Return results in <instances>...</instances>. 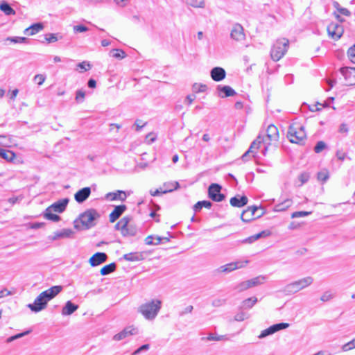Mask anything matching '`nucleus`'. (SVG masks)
<instances>
[{
    "instance_id": "f257e3e1",
    "label": "nucleus",
    "mask_w": 355,
    "mask_h": 355,
    "mask_svg": "<svg viewBox=\"0 0 355 355\" xmlns=\"http://www.w3.org/2000/svg\"><path fill=\"white\" fill-rule=\"evenodd\" d=\"M61 286H54L42 292L34 300L33 303L28 304L27 306L35 313H38L44 309L48 302L55 297L61 291Z\"/></svg>"
},
{
    "instance_id": "f03ea898",
    "label": "nucleus",
    "mask_w": 355,
    "mask_h": 355,
    "mask_svg": "<svg viewBox=\"0 0 355 355\" xmlns=\"http://www.w3.org/2000/svg\"><path fill=\"white\" fill-rule=\"evenodd\" d=\"M162 307V301L153 299L142 304L139 307V312L148 320H153Z\"/></svg>"
},
{
    "instance_id": "7ed1b4c3",
    "label": "nucleus",
    "mask_w": 355,
    "mask_h": 355,
    "mask_svg": "<svg viewBox=\"0 0 355 355\" xmlns=\"http://www.w3.org/2000/svg\"><path fill=\"white\" fill-rule=\"evenodd\" d=\"M313 282V279L311 277H306L293 282L286 285L280 292H282L285 295H292L297 293L298 291L308 287L311 285Z\"/></svg>"
},
{
    "instance_id": "20e7f679",
    "label": "nucleus",
    "mask_w": 355,
    "mask_h": 355,
    "mask_svg": "<svg viewBox=\"0 0 355 355\" xmlns=\"http://www.w3.org/2000/svg\"><path fill=\"white\" fill-rule=\"evenodd\" d=\"M287 137L291 143L300 144L306 138V132L303 125L298 123L290 125Z\"/></svg>"
},
{
    "instance_id": "39448f33",
    "label": "nucleus",
    "mask_w": 355,
    "mask_h": 355,
    "mask_svg": "<svg viewBox=\"0 0 355 355\" xmlns=\"http://www.w3.org/2000/svg\"><path fill=\"white\" fill-rule=\"evenodd\" d=\"M288 43V40L286 38L279 40L276 42L270 51L271 58L274 61L279 60L284 55L287 51Z\"/></svg>"
},
{
    "instance_id": "423d86ee",
    "label": "nucleus",
    "mask_w": 355,
    "mask_h": 355,
    "mask_svg": "<svg viewBox=\"0 0 355 355\" xmlns=\"http://www.w3.org/2000/svg\"><path fill=\"white\" fill-rule=\"evenodd\" d=\"M100 217L95 209H89L81 214L79 219L85 229H89L95 225L94 220Z\"/></svg>"
},
{
    "instance_id": "0eeeda50",
    "label": "nucleus",
    "mask_w": 355,
    "mask_h": 355,
    "mask_svg": "<svg viewBox=\"0 0 355 355\" xmlns=\"http://www.w3.org/2000/svg\"><path fill=\"white\" fill-rule=\"evenodd\" d=\"M249 263V260H239L221 266L216 269V273H229L236 269L244 268Z\"/></svg>"
},
{
    "instance_id": "6e6552de",
    "label": "nucleus",
    "mask_w": 355,
    "mask_h": 355,
    "mask_svg": "<svg viewBox=\"0 0 355 355\" xmlns=\"http://www.w3.org/2000/svg\"><path fill=\"white\" fill-rule=\"evenodd\" d=\"M220 190L221 187L219 184L215 183L211 184L208 189L209 197L215 202L223 201L225 196L224 194L220 193Z\"/></svg>"
},
{
    "instance_id": "1a4fd4ad",
    "label": "nucleus",
    "mask_w": 355,
    "mask_h": 355,
    "mask_svg": "<svg viewBox=\"0 0 355 355\" xmlns=\"http://www.w3.org/2000/svg\"><path fill=\"white\" fill-rule=\"evenodd\" d=\"M263 142V138L259 135L254 141H252L248 150L242 155L241 158L244 162L249 159V154L252 153V157H254L257 153V150L259 148L261 144Z\"/></svg>"
},
{
    "instance_id": "9d476101",
    "label": "nucleus",
    "mask_w": 355,
    "mask_h": 355,
    "mask_svg": "<svg viewBox=\"0 0 355 355\" xmlns=\"http://www.w3.org/2000/svg\"><path fill=\"white\" fill-rule=\"evenodd\" d=\"M288 327H289V324L286 323V322H280V323L275 324L273 325H271L268 328L263 330L261 332L260 335L259 336V338H265V337H266L269 335H272L280 330L285 329L288 328Z\"/></svg>"
},
{
    "instance_id": "9b49d317",
    "label": "nucleus",
    "mask_w": 355,
    "mask_h": 355,
    "mask_svg": "<svg viewBox=\"0 0 355 355\" xmlns=\"http://www.w3.org/2000/svg\"><path fill=\"white\" fill-rule=\"evenodd\" d=\"M340 71L344 76L347 85H355V67H342Z\"/></svg>"
},
{
    "instance_id": "f8f14e48",
    "label": "nucleus",
    "mask_w": 355,
    "mask_h": 355,
    "mask_svg": "<svg viewBox=\"0 0 355 355\" xmlns=\"http://www.w3.org/2000/svg\"><path fill=\"white\" fill-rule=\"evenodd\" d=\"M69 202L68 198L60 199L48 207V211H54L58 213H62L66 209L67 205Z\"/></svg>"
},
{
    "instance_id": "ddd939ff",
    "label": "nucleus",
    "mask_w": 355,
    "mask_h": 355,
    "mask_svg": "<svg viewBox=\"0 0 355 355\" xmlns=\"http://www.w3.org/2000/svg\"><path fill=\"white\" fill-rule=\"evenodd\" d=\"M259 207L258 206H250L244 210L241 215V220L245 223H249L255 219V212Z\"/></svg>"
},
{
    "instance_id": "4468645a",
    "label": "nucleus",
    "mask_w": 355,
    "mask_h": 355,
    "mask_svg": "<svg viewBox=\"0 0 355 355\" xmlns=\"http://www.w3.org/2000/svg\"><path fill=\"white\" fill-rule=\"evenodd\" d=\"M327 32L334 40H338L343 35V28L338 24L331 23L327 27Z\"/></svg>"
},
{
    "instance_id": "2eb2a0df",
    "label": "nucleus",
    "mask_w": 355,
    "mask_h": 355,
    "mask_svg": "<svg viewBox=\"0 0 355 355\" xmlns=\"http://www.w3.org/2000/svg\"><path fill=\"white\" fill-rule=\"evenodd\" d=\"M107 259V255L105 252H98L90 257L89 263L91 266L96 267L105 262Z\"/></svg>"
},
{
    "instance_id": "dca6fc26",
    "label": "nucleus",
    "mask_w": 355,
    "mask_h": 355,
    "mask_svg": "<svg viewBox=\"0 0 355 355\" xmlns=\"http://www.w3.org/2000/svg\"><path fill=\"white\" fill-rule=\"evenodd\" d=\"M230 36L231 38L236 41L241 42L244 40L245 36L243 26L239 24H235L232 28Z\"/></svg>"
},
{
    "instance_id": "f3484780",
    "label": "nucleus",
    "mask_w": 355,
    "mask_h": 355,
    "mask_svg": "<svg viewBox=\"0 0 355 355\" xmlns=\"http://www.w3.org/2000/svg\"><path fill=\"white\" fill-rule=\"evenodd\" d=\"M91 188L84 187L78 190L74 195L75 200L78 203H83L85 202L90 196Z\"/></svg>"
},
{
    "instance_id": "a211bd4d",
    "label": "nucleus",
    "mask_w": 355,
    "mask_h": 355,
    "mask_svg": "<svg viewBox=\"0 0 355 355\" xmlns=\"http://www.w3.org/2000/svg\"><path fill=\"white\" fill-rule=\"evenodd\" d=\"M137 334V329L132 327L125 328L121 332L115 334L113 339L116 341H119L125 338L127 336L130 335H135Z\"/></svg>"
},
{
    "instance_id": "6ab92c4d",
    "label": "nucleus",
    "mask_w": 355,
    "mask_h": 355,
    "mask_svg": "<svg viewBox=\"0 0 355 355\" xmlns=\"http://www.w3.org/2000/svg\"><path fill=\"white\" fill-rule=\"evenodd\" d=\"M210 75L214 81L219 82L225 78L226 72L223 68L216 67L211 70Z\"/></svg>"
},
{
    "instance_id": "aec40b11",
    "label": "nucleus",
    "mask_w": 355,
    "mask_h": 355,
    "mask_svg": "<svg viewBox=\"0 0 355 355\" xmlns=\"http://www.w3.org/2000/svg\"><path fill=\"white\" fill-rule=\"evenodd\" d=\"M105 199L110 201H114L116 200H119L121 201H125L127 196L125 192L121 190H117L115 192H110L107 193L105 196Z\"/></svg>"
},
{
    "instance_id": "412c9836",
    "label": "nucleus",
    "mask_w": 355,
    "mask_h": 355,
    "mask_svg": "<svg viewBox=\"0 0 355 355\" xmlns=\"http://www.w3.org/2000/svg\"><path fill=\"white\" fill-rule=\"evenodd\" d=\"M126 209L127 207L125 205L116 206L110 214V222H115L123 214Z\"/></svg>"
},
{
    "instance_id": "4be33fe9",
    "label": "nucleus",
    "mask_w": 355,
    "mask_h": 355,
    "mask_svg": "<svg viewBox=\"0 0 355 355\" xmlns=\"http://www.w3.org/2000/svg\"><path fill=\"white\" fill-rule=\"evenodd\" d=\"M218 91V96L221 98H226L233 96L236 94V92L230 86L227 85H218L217 87Z\"/></svg>"
},
{
    "instance_id": "5701e85b",
    "label": "nucleus",
    "mask_w": 355,
    "mask_h": 355,
    "mask_svg": "<svg viewBox=\"0 0 355 355\" xmlns=\"http://www.w3.org/2000/svg\"><path fill=\"white\" fill-rule=\"evenodd\" d=\"M248 199L245 196H236L231 198L230 202L232 207H243L248 204Z\"/></svg>"
},
{
    "instance_id": "b1692460",
    "label": "nucleus",
    "mask_w": 355,
    "mask_h": 355,
    "mask_svg": "<svg viewBox=\"0 0 355 355\" xmlns=\"http://www.w3.org/2000/svg\"><path fill=\"white\" fill-rule=\"evenodd\" d=\"M266 133L267 137L270 141H276L279 139V132L277 128L275 125L272 124L269 125L267 128Z\"/></svg>"
},
{
    "instance_id": "393cba45",
    "label": "nucleus",
    "mask_w": 355,
    "mask_h": 355,
    "mask_svg": "<svg viewBox=\"0 0 355 355\" xmlns=\"http://www.w3.org/2000/svg\"><path fill=\"white\" fill-rule=\"evenodd\" d=\"M44 28L42 23H35L26 28L24 30V34L27 35H34L41 31Z\"/></svg>"
},
{
    "instance_id": "a878e982",
    "label": "nucleus",
    "mask_w": 355,
    "mask_h": 355,
    "mask_svg": "<svg viewBox=\"0 0 355 355\" xmlns=\"http://www.w3.org/2000/svg\"><path fill=\"white\" fill-rule=\"evenodd\" d=\"M270 234V232L268 231H262L258 234L250 236L245 239L241 241L242 243H252L260 238L267 236Z\"/></svg>"
},
{
    "instance_id": "bb28decb",
    "label": "nucleus",
    "mask_w": 355,
    "mask_h": 355,
    "mask_svg": "<svg viewBox=\"0 0 355 355\" xmlns=\"http://www.w3.org/2000/svg\"><path fill=\"white\" fill-rule=\"evenodd\" d=\"M78 309V306L72 303L71 301H67L62 309V314L63 315H71Z\"/></svg>"
},
{
    "instance_id": "cd10ccee",
    "label": "nucleus",
    "mask_w": 355,
    "mask_h": 355,
    "mask_svg": "<svg viewBox=\"0 0 355 355\" xmlns=\"http://www.w3.org/2000/svg\"><path fill=\"white\" fill-rule=\"evenodd\" d=\"M123 259L128 261H139L144 259V256L141 252H130L125 254Z\"/></svg>"
},
{
    "instance_id": "c85d7f7f",
    "label": "nucleus",
    "mask_w": 355,
    "mask_h": 355,
    "mask_svg": "<svg viewBox=\"0 0 355 355\" xmlns=\"http://www.w3.org/2000/svg\"><path fill=\"white\" fill-rule=\"evenodd\" d=\"M0 10L7 16L15 15V10L6 1H2L0 4Z\"/></svg>"
},
{
    "instance_id": "c756f323",
    "label": "nucleus",
    "mask_w": 355,
    "mask_h": 355,
    "mask_svg": "<svg viewBox=\"0 0 355 355\" xmlns=\"http://www.w3.org/2000/svg\"><path fill=\"white\" fill-rule=\"evenodd\" d=\"M0 157L8 162H12L16 157V155L11 150L0 148Z\"/></svg>"
},
{
    "instance_id": "7c9ffc66",
    "label": "nucleus",
    "mask_w": 355,
    "mask_h": 355,
    "mask_svg": "<svg viewBox=\"0 0 355 355\" xmlns=\"http://www.w3.org/2000/svg\"><path fill=\"white\" fill-rule=\"evenodd\" d=\"M212 206V203L209 201V200H202V201H198V202H196L193 209L194 210V211L196 212H198V211H200L202 207H205L207 209H210Z\"/></svg>"
},
{
    "instance_id": "2f4dec72",
    "label": "nucleus",
    "mask_w": 355,
    "mask_h": 355,
    "mask_svg": "<svg viewBox=\"0 0 355 355\" xmlns=\"http://www.w3.org/2000/svg\"><path fill=\"white\" fill-rule=\"evenodd\" d=\"M292 205V200L291 199H286L282 202L279 203L275 206V211H283L286 210Z\"/></svg>"
},
{
    "instance_id": "473e14b6",
    "label": "nucleus",
    "mask_w": 355,
    "mask_h": 355,
    "mask_svg": "<svg viewBox=\"0 0 355 355\" xmlns=\"http://www.w3.org/2000/svg\"><path fill=\"white\" fill-rule=\"evenodd\" d=\"M116 268V265L115 263H111L110 264H107L105 266H103L101 269V275H103V276H105V275H107L112 272H113L114 271H115Z\"/></svg>"
},
{
    "instance_id": "72a5a7b5",
    "label": "nucleus",
    "mask_w": 355,
    "mask_h": 355,
    "mask_svg": "<svg viewBox=\"0 0 355 355\" xmlns=\"http://www.w3.org/2000/svg\"><path fill=\"white\" fill-rule=\"evenodd\" d=\"M137 233V229L135 226L133 225H128L125 229L121 230V234L123 236H134Z\"/></svg>"
},
{
    "instance_id": "f704fd0d",
    "label": "nucleus",
    "mask_w": 355,
    "mask_h": 355,
    "mask_svg": "<svg viewBox=\"0 0 355 355\" xmlns=\"http://www.w3.org/2000/svg\"><path fill=\"white\" fill-rule=\"evenodd\" d=\"M266 280V277L263 275H259L256 277H254L251 279L248 280L250 287H254L260 284H262Z\"/></svg>"
},
{
    "instance_id": "c9c22d12",
    "label": "nucleus",
    "mask_w": 355,
    "mask_h": 355,
    "mask_svg": "<svg viewBox=\"0 0 355 355\" xmlns=\"http://www.w3.org/2000/svg\"><path fill=\"white\" fill-rule=\"evenodd\" d=\"M257 302L256 297H249L242 302V308L251 309Z\"/></svg>"
},
{
    "instance_id": "e433bc0d",
    "label": "nucleus",
    "mask_w": 355,
    "mask_h": 355,
    "mask_svg": "<svg viewBox=\"0 0 355 355\" xmlns=\"http://www.w3.org/2000/svg\"><path fill=\"white\" fill-rule=\"evenodd\" d=\"M53 211H49L48 208H46L44 211V216L48 220H52L53 222H58L60 220V217L58 215L53 214Z\"/></svg>"
},
{
    "instance_id": "4c0bfd02",
    "label": "nucleus",
    "mask_w": 355,
    "mask_h": 355,
    "mask_svg": "<svg viewBox=\"0 0 355 355\" xmlns=\"http://www.w3.org/2000/svg\"><path fill=\"white\" fill-rule=\"evenodd\" d=\"M110 54L112 57L117 59H123L126 56L124 51L121 49H114L110 51Z\"/></svg>"
},
{
    "instance_id": "58836bf2",
    "label": "nucleus",
    "mask_w": 355,
    "mask_h": 355,
    "mask_svg": "<svg viewBox=\"0 0 355 355\" xmlns=\"http://www.w3.org/2000/svg\"><path fill=\"white\" fill-rule=\"evenodd\" d=\"M62 36L59 37V33H48L45 35V40L48 43H53L61 39Z\"/></svg>"
},
{
    "instance_id": "ea45409f",
    "label": "nucleus",
    "mask_w": 355,
    "mask_h": 355,
    "mask_svg": "<svg viewBox=\"0 0 355 355\" xmlns=\"http://www.w3.org/2000/svg\"><path fill=\"white\" fill-rule=\"evenodd\" d=\"M73 232L71 229H62L60 231H58V236L60 239L70 238L73 235Z\"/></svg>"
},
{
    "instance_id": "a19ab883",
    "label": "nucleus",
    "mask_w": 355,
    "mask_h": 355,
    "mask_svg": "<svg viewBox=\"0 0 355 355\" xmlns=\"http://www.w3.org/2000/svg\"><path fill=\"white\" fill-rule=\"evenodd\" d=\"M250 285L248 284V280L247 281H245V282H242L239 284H238L236 286H235V289L237 290L239 292H242V291H244L248 288H250Z\"/></svg>"
},
{
    "instance_id": "79ce46f5",
    "label": "nucleus",
    "mask_w": 355,
    "mask_h": 355,
    "mask_svg": "<svg viewBox=\"0 0 355 355\" xmlns=\"http://www.w3.org/2000/svg\"><path fill=\"white\" fill-rule=\"evenodd\" d=\"M187 3L195 8H203L205 5L204 0H187Z\"/></svg>"
},
{
    "instance_id": "37998d69",
    "label": "nucleus",
    "mask_w": 355,
    "mask_h": 355,
    "mask_svg": "<svg viewBox=\"0 0 355 355\" xmlns=\"http://www.w3.org/2000/svg\"><path fill=\"white\" fill-rule=\"evenodd\" d=\"M174 190L173 188H168V189H166L164 190H162V189H156L155 191H152L150 190V193L152 196H157L158 195H159L160 193H166L168 192H171Z\"/></svg>"
},
{
    "instance_id": "c03bdc74",
    "label": "nucleus",
    "mask_w": 355,
    "mask_h": 355,
    "mask_svg": "<svg viewBox=\"0 0 355 355\" xmlns=\"http://www.w3.org/2000/svg\"><path fill=\"white\" fill-rule=\"evenodd\" d=\"M311 211H295L291 214V218H300V217H305L311 214Z\"/></svg>"
},
{
    "instance_id": "a18cd8bd",
    "label": "nucleus",
    "mask_w": 355,
    "mask_h": 355,
    "mask_svg": "<svg viewBox=\"0 0 355 355\" xmlns=\"http://www.w3.org/2000/svg\"><path fill=\"white\" fill-rule=\"evenodd\" d=\"M249 318V315L243 311H241L234 315V320L238 322L243 321Z\"/></svg>"
},
{
    "instance_id": "49530a36",
    "label": "nucleus",
    "mask_w": 355,
    "mask_h": 355,
    "mask_svg": "<svg viewBox=\"0 0 355 355\" xmlns=\"http://www.w3.org/2000/svg\"><path fill=\"white\" fill-rule=\"evenodd\" d=\"M207 89L206 85L195 83L193 85V89L196 92H205Z\"/></svg>"
},
{
    "instance_id": "de8ad7c7",
    "label": "nucleus",
    "mask_w": 355,
    "mask_h": 355,
    "mask_svg": "<svg viewBox=\"0 0 355 355\" xmlns=\"http://www.w3.org/2000/svg\"><path fill=\"white\" fill-rule=\"evenodd\" d=\"M31 331V330H28V331H26L24 332L20 333V334H16L15 336H10V337H9L7 339V342L8 343H10V342H12V341H13V340H16L17 338H21V337H23V336L30 334Z\"/></svg>"
},
{
    "instance_id": "09e8293b",
    "label": "nucleus",
    "mask_w": 355,
    "mask_h": 355,
    "mask_svg": "<svg viewBox=\"0 0 355 355\" xmlns=\"http://www.w3.org/2000/svg\"><path fill=\"white\" fill-rule=\"evenodd\" d=\"M326 148H327L326 144L322 141H320L317 142L315 146L314 147V151L316 153H320L322 150H324Z\"/></svg>"
},
{
    "instance_id": "8fccbe9b",
    "label": "nucleus",
    "mask_w": 355,
    "mask_h": 355,
    "mask_svg": "<svg viewBox=\"0 0 355 355\" xmlns=\"http://www.w3.org/2000/svg\"><path fill=\"white\" fill-rule=\"evenodd\" d=\"M309 178L310 175L309 173L306 172L302 173L298 177L299 180L301 182V185L307 182Z\"/></svg>"
},
{
    "instance_id": "3c124183",
    "label": "nucleus",
    "mask_w": 355,
    "mask_h": 355,
    "mask_svg": "<svg viewBox=\"0 0 355 355\" xmlns=\"http://www.w3.org/2000/svg\"><path fill=\"white\" fill-rule=\"evenodd\" d=\"M85 92L82 89H79L76 92V100L78 103H82L85 99Z\"/></svg>"
},
{
    "instance_id": "603ef678",
    "label": "nucleus",
    "mask_w": 355,
    "mask_h": 355,
    "mask_svg": "<svg viewBox=\"0 0 355 355\" xmlns=\"http://www.w3.org/2000/svg\"><path fill=\"white\" fill-rule=\"evenodd\" d=\"M347 55L351 62L355 63V44L348 49Z\"/></svg>"
},
{
    "instance_id": "864d4df0",
    "label": "nucleus",
    "mask_w": 355,
    "mask_h": 355,
    "mask_svg": "<svg viewBox=\"0 0 355 355\" xmlns=\"http://www.w3.org/2000/svg\"><path fill=\"white\" fill-rule=\"evenodd\" d=\"M33 80L38 85H42L46 80V76L44 74H37Z\"/></svg>"
},
{
    "instance_id": "5fc2aeb1",
    "label": "nucleus",
    "mask_w": 355,
    "mask_h": 355,
    "mask_svg": "<svg viewBox=\"0 0 355 355\" xmlns=\"http://www.w3.org/2000/svg\"><path fill=\"white\" fill-rule=\"evenodd\" d=\"M226 304L225 299L216 298L212 300L211 305L214 307H219Z\"/></svg>"
},
{
    "instance_id": "6e6d98bb",
    "label": "nucleus",
    "mask_w": 355,
    "mask_h": 355,
    "mask_svg": "<svg viewBox=\"0 0 355 355\" xmlns=\"http://www.w3.org/2000/svg\"><path fill=\"white\" fill-rule=\"evenodd\" d=\"M225 338V336H214L212 334H209L207 338H202V340H214L219 341L223 340Z\"/></svg>"
},
{
    "instance_id": "4d7b16f0",
    "label": "nucleus",
    "mask_w": 355,
    "mask_h": 355,
    "mask_svg": "<svg viewBox=\"0 0 355 355\" xmlns=\"http://www.w3.org/2000/svg\"><path fill=\"white\" fill-rule=\"evenodd\" d=\"M318 179L322 182H326L329 178V173L327 171H320L318 173Z\"/></svg>"
},
{
    "instance_id": "13d9d810",
    "label": "nucleus",
    "mask_w": 355,
    "mask_h": 355,
    "mask_svg": "<svg viewBox=\"0 0 355 355\" xmlns=\"http://www.w3.org/2000/svg\"><path fill=\"white\" fill-rule=\"evenodd\" d=\"M77 67L84 71L89 70L92 68L90 63L87 61L80 62Z\"/></svg>"
},
{
    "instance_id": "bf43d9fd",
    "label": "nucleus",
    "mask_w": 355,
    "mask_h": 355,
    "mask_svg": "<svg viewBox=\"0 0 355 355\" xmlns=\"http://www.w3.org/2000/svg\"><path fill=\"white\" fill-rule=\"evenodd\" d=\"M88 31V28L83 25H76L73 26L74 33H83Z\"/></svg>"
},
{
    "instance_id": "052dcab7",
    "label": "nucleus",
    "mask_w": 355,
    "mask_h": 355,
    "mask_svg": "<svg viewBox=\"0 0 355 355\" xmlns=\"http://www.w3.org/2000/svg\"><path fill=\"white\" fill-rule=\"evenodd\" d=\"M332 297V295L329 292L327 291L322 295V296L320 297V300L322 302H327L330 300Z\"/></svg>"
},
{
    "instance_id": "680f3d73",
    "label": "nucleus",
    "mask_w": 355,
    "mask_h": 355,
    "mask_svg": "<svg viewBox=\"0 0 355 355\" xmlns=\"http://www.w3.org/2000/svg\"><path fill=\"white\" fill-rule=\"evenodd\" d=\"M130 219H131L130 217L125 216L119 220L120 223H121V224L123 223V227H121V230H123V229H125V227H127Z\"/></svg>"
},
{
    "instance_id": "e2e57ef3",
    "label": "nucleus",
    "mask_w": 355,
    "mask_h": 355,
    "mask_svg": "<svg viewBox=\"0 0 355 355\" xmlns=\"http://www.w3.org/2000/svg\"><path fill=\"white\" fill-rule=\"evenodd\" d=\"M353 349H354V347H353V344H352L351 340L342 346V350L343 352H347Z\"/></svg>"
},
{
    "instance_id": "0e129e2a",
    "label": "nucleus",
    "mask_w": 355,
    "mask_h": 355,
    "mask_svg": "<svg viewBox=\"0 0 355 355\" xmlns=\"http://www.w3.org/2000/svg\"><path fill=\"white\" fill-rule=\"evenodd\" d=\"M193 309V306L192 305L187 306L183 311L180 313V316H183L187 313H190L192 312Z\"/></svg>"
},
{
    "instance_id": "69168bd1",
    "label": "nucleus",
    "mask_w": 355,
    "mask_h": 355,
    "mask_svg": "<svg viewBox=\"0 0 355 355\" xmlns=\"http://www.w3.org/2000/svg\"><path fill=\"white\" fill-rule=\"evenodd\" d=\"M136 125V130L140 131L141 128L146 124V123H141V121L140 119H137L135 122Z\"/></svg>"
},
{
    "instance_id": "338daca9",
    "label": "nucleus",
    "mask_w": 355,
    "mask_h": 355,
    "mask_svg": "<svg viewBox=\"0 0 355 355\" xmlns=\"http://www.w3.org/2000/svg\"><path fill=\"white\" fill-rule=\"evenodd\" d=\"M153 239H154L153 235L148 236L145 239V243L148 245H154Z\"/></svg>"
},
{
    "instance_id": "774afa93",
    "label": "nucleus",
    "mask_w": 355,
    "mask_h": 355,
    "mask_svg": "<svg viewBox=\"0 0 355 355\" xmlns=\"http://www.w3.org/2000/svg\"><path fill=\"white\" fill-rule=\"evenodd\" d=\"M340 15H345V16H349L351 15V12L349 10L345 8L341 7L339 8V10L338 11Z\"/></svg>"
}]
</instances>
